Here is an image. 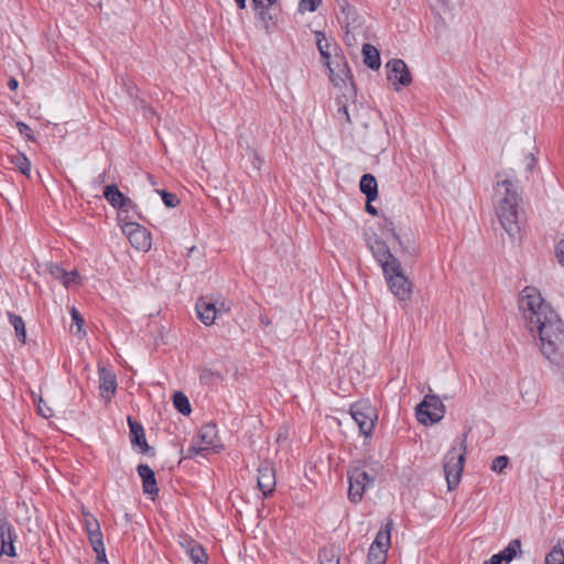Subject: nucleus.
I'll return each instance as SVG.
<instances>
[{
    "instance_id": "nucleus-41",
    "label": "nucleus",
    "mask_w": 564,
    "mask_h": 564,
    "mask_svg": "<svg viewBox=\"0 0 564 564\" xmlns=\"http://www.w3.org/2000/svg\"><path fill=\"white\" fill-rule=\"evenodd\" d=\"M382 229L384 231L390 232L391 236L400 242V245L402 243L398 232L394 229L393 223L390 219H384V224L382 226Z\"/></svg>"
},
{
    "instance_id": "nucleus-49",
    "label": "nucleus",
    "mask_w": 564,
    "mask_h": 564,
    "mask_svg": "<svg viewBox=\"0 0 564 564\" xmlns=\"http://www.w3.org/2000/svg\"><path fill=\"white\" fill-rule=\"evenodd\" d=\"M18 80L15 78H10L8 82V86L11 90H15L18 88Z\"/></svg>"
},
{
    "instance_id": "nucleus-43",
    "label": "nucleus",
    "mask_w": 564,
    "mask_h": 564,
    "mask_svg": "<svg viewBox=\"0 0 564 564\" xmlns=\"http://www.w3.org/2000/svg\"><path fill=\"white\" fill-rule=\"evenodd\" d=\"M17 127L21 134L25 135L28 139H33L32 129L26 123L18 122Z\"/></svg>"
},
{
    "instance_id": "nucleus-13",
    "label": "nucleus",
    "mask_w": 564,
    "mask_h": 564,
    "mask_svg": "<svg viewBox=\"0 0 564 564\" xmlns=\"http://www.w3.org/2000/svg\"><path fill=\"white\" fill-rule=\"evenodd\" d=\"M15 540L17 534L13 525L7 519H3L0 523V554L14 557L17 555L14 547Z\"/></svg>"
},
{
    "instance_id": "nucleus-10",
    "label": "nucleus",
    "mask_w": 564,
    "mask_h": 564,
    "mask_svg": "<svg viewBox=\"0 0 564 564\" xmlns=\"http://www.w3.org/2000/svg\"><path fill=\"white\" fill-rule=\"evenodd\" d=\"M219 440L215 424H205L200 427L197 437L193 441L189 453L199 454L204 451L219 447Z\"/></svg>"
},
{
    "instance_id": "nucleus-22",
    "label": "nucleus",
    "mask_w": 564,
    "mask_h": 564,
    "mask_svg": "<svg viewBox=\"0 0 564 564\" xmlns=\"http://www.w3.org/2000/svg\"><path fill=\"white\" fill-rule=\"evenodd\" d=\"M392 528L393 521L392 519H389L384 527L377 533L375 541L371 543V545L377 549L383 550L388 553Z\"/></svg>"
},
{
    "instance_id": "nucleus-38",
    "label": "nucleus",
    "mask_w": 564,
    "mask_h": 564,
    "mask_svg": "<svg viewBox=\"0 0 564 564\" xmlns=\"http://www.w3.org/2000/svg\"><path fill=\"white\" fill-rule=\"evenodd\" d=\"M509 458L505 455L498 456L492 460L491 469L498 474H501L508 466Z\"/></svg>"
},
{
    "instance_id": "nucleus-9",
    "label": "nucleus",
    "mask_w": 564,
    "mask_h": 564,
    "mask_svg": "<svg viewBox=\"0 0 564 564\" xmlns=\"http://www.w3.org/2000/svg\"><path fill=\"white\" fill-rule=\"evenodd\" d=\"M85 528L88 534V540L96 553L97 562H105L106 549L104 545L102 533L98 520L90 513H84Z\"/></svg>"
},
{
    "instance_id": "nucleus-23",
    "label": "nucleus",
    "mask_w": 564,
    "mask_h": 564,
    "mask_svg": "<svg viewBox=\"0 0 564 564\" xmlns=\"http://www.w3.org/2000/svg\"><path fill=\"white\" fill-rule=\"evenodd\" d=\"M361 193H364L369 202H373L378 196L377 180L371 174H364L359 184Z\"/></svg>"
},
{
    "instance_id": "nucleus-24",
    "label": "nucleus",
    "mask_w": 564,
    "mask_h": 564,
    "mask_svg": "<svg viewBox=\"0 0 564 564\" xmlns=\"http://www.w3.org/2000/svg\"><path fill=\"white\" fill-rule=\"evenodd\" d=\"M519 553H521V541L513 539L507 547L496 554V556L505 563H510Z\"/></svg>"
},
{
    "instance_id": "nucleus-16",
    "label": "nucleus",
    "mask_w": 564,
    "mask_h": 564,
    "mask_svg": "<svg viewBox=\"0 0 564 564\" xmlns=\"http://www.w3.org/2000/svg\"><path fill=\"white\" fill-rule=\"evenodd\" d=\"M100 395L109 401L117 391L116 375L104 366H98Z\"/></svg>"
},
{
    "instance_id": "nucleus-19",
    "label": "nucleus",
    "mask_w": 564,
    "mask_h": 564,
    "mask_svg": "<svg viewBox=\"0 0 564 564\" xmlns=\"http://www.w3.org/2000/svg\"><path fill=\"white\" fill-rule=\"evenodd\" d=\"M138 474L142 479V488L143 492L149 496H156L159 492V488L156 485V479L154 471L147 464H140L138 466Z\"/></svg>"
},
{
    "instance_id": "nucleus-2",
    "label": "nucleus",
    "mask_w": 564,
    "mask_h": 564,
    "mask_svg": "<svg viewBox=\"0 0 564 564\" xmlns=\"http://www.w3.org/2000/svg\"><path fill=\"white\" fill-rule=\"evenodd\" d=\"M517 183L518 181L512 171L510 174L505 172L497 174V183L495 185L497 215L501 226L510 237H514L520 229L518 225V204L520 198L517 192Z\"/></svg>"
},
{
    "instance_id": "nucleus-47",
    "label": "nucleus",
    "mask_w": 564,
    "mask_h": 564,
    "mask_svg": "<svg viewBox=\"0 0 564 564\" xmlns=\"http://www.w3.org/2000/svg\"><path fill=\"white\" fill-rule=\"evenodd\" d=\"M229 308V305L225 301L220 302L218 305L216 304L217 316L227 313Z\"/></svg>"
},
{
    "instance_id": "nucleus-37",
    "label": "nucleus",
    "mask_w": 564,
    "mask_h": 564,
    "mask_svg": "<svg viewBox=\"0 0 564 564\" xmlns=\"http://www.w3.org/2000/svg\"><path fill=\"white\" fill-rule=\"evenodd\" d=\"M322 0H301L299 2V12H314L318 8Z\"/></svg>"
},
{
    "instance_id": "nucleus-36",
    "label": "nucleus",
    "mask_w": 564,
    "mask_h": 564,
    "mask_svg": "<svg viewBox=\"0 0 564 564\" xmlns=\"http://www.w3.org/2000/svg\"><path fill=\"white\" fill-rule=\"evenodd\" d=\"M246 155L248 156L252 169L259 172L261 170L263 161L257 153V151L248 147Z\"/></svg>"
},
{
    "instance_id": "nucleus-51",
    "label": "nucleus",
    "mask_w": 564,
    "mask_h": 564,
    "mask_svg": "<svg viewBox=\"0 0 564 564\" xmlns=\"http://www.w3.org/2000/svg\"><path fill=\"white\" fill-rule=\"evenodd\" d=\"M260 18L261 20L265 21L267 19H271V15L268 14V12L265 11L267 9H260Z\"/></svg>"
},
{
    "instance_id": "nucleus-8",
    "label": "nucleus",
    "mask_w": 564,
    "mask_h": 564,
    "mask_svg": "<svg viewBox=\"0 0 564 564\" xmlns=\"http://www.w3.org/2000/svg\"><path fill=\"white\" fill-rule=\"evenodd\" d=\"M348 498L351 502L361 501L366 489L375 481V476L360 467H355L348 471Z\"/></svg>"
},
{
    "instance_id": "nucleus-53",
    "label": "nucleus",
    "mask_w": 564,
    "mask_h": 564,
    "mask_svg": "<svg viewBox=\"0 0 564 564\" xmlns=\"http://www.w3.org/2000/svg\"><path fill=\"white\" fill-rule=\"evenodd\" d=\"M237 2V6L240 8V9H245L246 8V2L247 0H235Z\"/></svg>"
},
{
    "instance_id": "nucleus-31",
    "label": "nucleus",
    "mask_w": 564,
    "mask_h": 564,
    "mask_svg": "<svg viewBox=\"0 0 564 564\" xmlns=\"http://www.w3.org/2000/svg\"><path fill=\"white\" fill-rule=\"evenodd\" d=\"M9 321L15 330V335H17L18 339L22 343H25V339H26L25 325H24L22 317L10 313Z\"/></svg>"
},
{
    "instance_id": "nucleus-5",
    "label": "nucleus",
    "mask_w": 564,
    "mask_h": 564,
    "mask_svg": "<svg viewBox=\"0 0 564 564\" xmlns=\"http://www.w3.org/2000/svg\"><path fill=\"white\" fill-rule=\"evenodd\" d=\"M339 8L340 10L337 13V20L345 30L346 43L350 45L351 42L356 40V35L362 33L365 21L360 15H358L356 9L346 0H341Z\"/></svg>"
},
{
    "instance_id": "nucleus-44",
    "label": "nucleus",
    "mask_w": 564,
    "mask_h": 564,
    "mask_svg": "<svg viewBox=\"0 0 564 564\" xmlns=\"http://www.w3.org/2000/svg\"><path fill=\"white\" fill-rule=\"evenodd\" d=\"M276 0H252L254 9H268L272 4H274Z\"/></svg>"
},
{
    "instance_id": "nucleus-1",
    "label": "nucleus",
    "mask_w": 564,
    "mask_h": 564,
    "mask_svg": "<svg viewBox=\"0 0 564 564\" xmlns=\"http://www.w3.org/2000/svg\"><path fill=\"white\" fill-rule=\"evenodd\" d=\"M518 304L527 327L539 336L540 351L564 380L563 321L534 286L522 290Z\"/></svg>"
},
{
    "instance_id": "nucleus-34",
    "label": "nucleus",
    "mask_w": 564,
    "mask_h": 564,
    "mask_svg": "<svg viewBox=\"0 0 564 564\" xmlns=\"http://www.w3.org/2000/svg\"><path fill=\"white\" fill-rule=\"evenodd\" d=\"M387 560V552L380 549H377L372 545L369 547V552L367 555V562L376 563V564H384Z\"/></svg>"
},
{
    "instance_id": "nucleus-12",
    "label": "nucleus",
    "mask_w": 564,
    "mask_h": 564,
    "mask_svg": "<svg viewBox=\"0 0 564 564\" xmlns=\"http://www.w3.org/2000/svg\"><path fill=\"white\" fill-rule=\"evenodd\" d=\"M258 488L262 491L263 496L271 495L276 485L275 469L269 462H263L258 467Z\"/></svg>"
},
{
    "instance_id": "nucleus-17",
    "label": "nucleus",
    "mask_w": 564,
    "mask_h": 564,
    "mask_svg": "<svg viewBox=\"0 0 564 564\" xmlns=\"http://www.w3.org/2000/svg\"><path fill=\"white\" fill-rule=\"evenodd\" d=\"M128 424H129V434H130V441L132 446H138L140 449V453L145 454L150 451V446L145 440L144 429L143 426L132 420V417H128Z\"/></svg>"
},
{
    "instance_id": "nucleus-3",
    "label": "nucleus",
    "mask_w": 564,
    "mask_h": 564,
    "mask_svg": "<svg viewBox=\"0 0 564 564\" xmlns=\"http://www.w3.org/2000/svg\"><path fill=\"white\" fill-rule=\"evenodd\" d=\"M466 440L467 434H464L459 448L453 447L444 458V473L448 490H454L460 481L467 451Z\"/></svg>"
},
{
    "instance_id": "nucleus-28",
    "label": "nucleus",
    "mask_w": 564,
    "mask_h": 564,
    "mask_svg": "<svg viewBox=\"0 0 564 564\" xmlns=\"http://www.w3.org/2000/svg\"><path fill=\"white\" fill-rule=\"evenodd\" d=\"M187 554L194 564H207L208 556L198 543H191L187 549Z\"/></svg>"
},
{
    "instance_id": "nucleus-26",
    "label": "nucleus",
    "mask_w": 564,
    "mask_h": 564,
    "mask_svg": "<svg viewBox=\"0 0 564 564\" xmlns=\"http://www.w3.org/2000/svg\"><path fill=\"white\" fill-rule=\"evenodd\" d=\"M316 44H317L318 51L322 55V58L324 61V64L327 66L328 70H333V68L330 66V62H329L330 44L328 43V40L326 39V36L323 32H316Z\"/></svg>"
},
{
    "instance_id": "nucleus-18",
    "label": "nucleus",
    "mask_w": 564,
    "mask_h": 564,
    "mask_svg": "<svg viewBox=\"0 0 564 564\" xmlns=\"http://www.w3.org/2000/svg\"><path fill=\"white\" fill-rule=\"evenodd\" d=\"M199 319L205 325L214 324L217 318L216 302L208 297H200L196 303Z\"/></svg>"
},
{
    "instance_id": "nucleus-46",
    "label": "nucleus",
    "mask_w": 564,
    "mask_h": 564,
    "mask_svg": "<svg viewBox=\"0 0 564 564\" xmlns=\"http://www.w3.org/2000/svg\"><path fill=\"white\" fill-rule=\"evenodd\" d=\"M556 258L558 262L564 267V240H562L556 248Z\"/></svg>"
},
{
    "instance_id": "nucleus-29",
    "label": "nucleus",
    "mask_w": 564,
    "mask_h": 564,
    "mask_svg": "<svg viewBox=\"0 0 564 564\" xmlns=\"http://www.w3.org/2000/svg\"><path fill=\"white\" fill-rule=\"evenodd\" d=\"M329 80L336 86L340 87L343 84L344 87L351 93L354 91V83L351 73H329Z\"/></svg>"
},
{
    "instance_id": "nucleus-39",
    "label": "nucleus",
    "mask_w": 564,
    "mask_h": 564,
    "mask_svg": "<svg viewBox=\"0 0 564 564\" xmlns=\"http://www.w3.org/2000/svg\"><path fill=\"white\" fill-rule=\"evenodd\" d=\"M386 70H409L408 65L400 58H392L387 62Z\"/></svg>"
},
{
    "instance_id": "nucleus-15",
    "label": "nucleus",
    "mask_w": 564,
    "mask_h": 564,
    "mask_svg": "<svg viewBox=\"0 0 564 564\" xmlns=\"http://www.w3.org/2000/svg\"><path fill=\"white\" fill-rule=\"evenodd\" d=\"M104 196L112 207L119 208L122 213L135 207V204L126 197L115 184L105 187Z\"/></svg>"
},
{
    "instance_id": "nucleus-40",
    "label": "nucleus",
    "mask_w": 564,
    "mask_h": 564,
    "mask_svg": "<svg viewBox=\"0 0 564 564\" xmlns=\"http://www.w3.org/2000/svg\"><path fill=\"white\" fill-rule=\"evenodd\" d=\"M337 118L340 121H344L346 123H350V117L348 113L347 106L344 104H340L337 109Z\"/></svg>"
},
{
    "instance_id": "nucleus-11",
    "label": "nucleus",
    "mask_w": 564,
    "mask_h": 564,
    "mask_svg": "<svg viewBox=\"0 0 564 564\" xmlns=\"http://www.w3.org/2000/svg\"><path fill=\"white\" fill-rule=\"evenodd\" d=\"M122 229L133 248L144 252L150 250L151 234L147 228L142 227L138 223L128 221Z\"/></svg>"
},
{
    "instance_id": "nucleus-6",
    "label": "nucleus",
    "mask_w": 564,
    "mask_h": 564,
    "mask_svg": "<svg viewBox=\"0 0 564 564\" xmlns=\"http://www.w3.org/2000/svg\"><path fill=\"white\" fill-rule=\"evenodd\" d=\"M350 414L365 436H370L378 420L376 409L369 400H359L351 404Z\"/></svg>"
},
{
    "instance_id": "nucleus-48",
    "label": "nucleus",
    "mask_w": 564,
    "mask_h": 564,
    "mask_svg": "<svg viewBox=\"0 0 564 564\" xmlns=\"http://www.w3.org/2000/svg\"><path fill=\"white\" fill-rule=\"evenodd\" d=\"M366 212L368 214H370V215H373V216L378 215L377 208L375 206H372L371 202H369L368 199H367V203H366Z\"/></svg>"
},
{
    "instance_id": "nucleus-52",
    "label": "nucleus",
    "mask_w": 564,
    "mask_h": 564,
    "mask_svg": "<svg viewBox=\"0 0 564 564\" xmlns=\"http://www.w3.org/2000/svg\"><path fill=\"white\" fill-rule=\"evenodd\" d=\"M260 322H261V325L264 326V327H267V326H269L271 324V321L267 316H261L260 317Z\"/></svg>"
},
{
    "instance_id": "nucleus-21",
    "label": "nucleus",
    "mask_w": 564,
    "mask_h": 564,
    "mask_svg": "<svg viewBox=\"0 0 564 564\" xmlns=\"http://www.w3.org/2000/svg\"><path fill=\"white\" fill-rule=\"evenodd\" d=\"M364 63L371 69L378 70L381 65L380 53L372 44H364L361 50Z\"/></svg>"
},
{
    "instance_id": "nucleus-32",
    "label": "nucleus",
    "mask_w": 564,
    "mask_h": 564,
    "mask_svg": "<svg viewBox=\"0 0 564 564\" xmlns=\"http://www.w3.org/2000/svg\"><path fill=\"white\" fill-rule=\"evenodd\" d=\"M173 404L182 414H189L192 409L187 397L182 392H175L173 395Z\"/></svg>"
},
{
    "instance_id": "nucleus-27",
    "label": "nucleus",
    "mask_w": 564,
    "mask_h": 564,
    "mask_svg": "<svg viewBox=\"0 0 564 564\" xmlns=\"http://www.w3.org/2000/svg\"><path fill=\"white\" fill-rule=\"evenodd\" d=\"M387 80L395 90L412 83V73H388Z\"/></svg>"
},
{
    "instance_id": "nucleus-25",
    "label": "nucleus",
    "mask_w": 564,
    "mask_h": 564,
    "mask_svg": "<svg viewBox=\"0 0 564 564\" xmlns=\"http://www.w3.org/2000/svg\"><path fill=\"white\" fill-rule=\"evenodd\" d=\"M340 550L336 545L326 546L319 552V564H339Z\"/></svg>"
},
{
    "instance_id": "nucleus-7",
    "label": "nucleus",
    "mask_w": 564,
    "mask_h": 564,
    "mask_svg": "<svg viewBox=\"0 0 564 564\" xmlns=\"http://www.w3.org/2000/svg\"><path fill=\"white\" fill-rule=\"evenodd\" d=\"M445 414V406L435 394H426L423 401L416 406V419L420 423L427 425L440 422Z\"/></svg>"
},
{
    "instance_id": "nucleus-33",
    "label": "nucleus",
    "mask_w": 564,
    "mask_h": 564,
    "mask_svg": "<svg viewBox=\"0 0 564 564\" xmlns=\"http://www.w3.org/2000/svg\"><path fill=\"white\" fill-rule=\"evenodd\" d=\"M545 564H564V549L560 542L546 555Z\"/></svg>"
},
{
    "instance_id": "nucleus-42",
    "label": "nucleus",
    "mask_w": 564,
    "mask_h": 564,
    "mask_svg": "<svg viewBox=\"0 0 564 564\" xmlns=\"http://www.w3.org/2000/svg\"><path fill=\"white\" fill-rule=\"evenodd\" d=\"M43 400L40 398V402L37 404V412L43 417H51L53 415V410L48 408L46 404L42 405Z\"/></svg>"
},
{
    "instance_id": "nucleus-45",
    "label": "nucleus",
    "mask_w": 564,
    "mask_h": 564,
    "mask_svg": "<svg viewBox=\"0 0 564 564\" xmlns=\"http://www.w3.org/2000/svg\"><path fill=\"white\" fill-rule=\"evenodd\" d=\"M70 315H72L73 322L77 325L78 330H80V328L84 324V319L80 316L79 312L75 307H73L70 311Z\"/></svg>"
},
{
    "instance_id": "nucleus-30",
    "label": "nucleus",
    "mask_w": 564,
    "mask_h": 564,
    "mask_svg": "<svg viewBox=\"0 0 564 564\" xmlns=\"http://www.w3.org/2000/svg\"><path fill=\"white\" fill-rule=\"evenodd\" d=\"M10 162L17 167L23 175L29 176L31 171V163L29 159L20 152L10 155Z\"/></svg>"
},
{
    "instance_id": "nucleus-54",
    "label": "nucleus",
    "mask_w": 564,
    "mask_h": 564,
    "mask_svg": "<svg viewBox=\"0 0 564 564\" xmlns=\"http://www.w3.org/2000/svg\"><path fill=\"white\" fill-rule=\"evenodd\" d=\"M106 180V174L105 173H101L98 175V177L96 178V182H98L99 184L100 183H104Z\"/></svg>"
},
{
    "instance_id": "nucleus-4",
    "label": "nucleus",
    "mask_w": 564,
    "mask_h": 564,
    "mask_svg": "<svg viewBox=\"0 0 564 564\" xmlns=\"http://www.w3.org/2000/svg\"><path fill=\"white\" fill-rule=\"evenodd\" d=\"M382 272L391 293L401 302L409 301L412 294V284L403 273L401 263H394Z\"/></svg>"
},
{
    "instance_id": "nucleus-50",
    "label": "nucleus",
    "mask_w": 564,
    "mask_h": 564,
    "mask_svg": "<svg viewBox=\"0 0 564 564\" xmlns=\"http://www.w3.org/2000/svg\"><path fill=\"white\" fill-rule=\"evenodd\" d=\"M502 562L495 555H492L488 561H485L484 564H501Z\"/></svg>"
},
{
    "instance_id": "nucleus-35",
    "label": "nucleus",
    "mask_w": 564,
    "mask_h": 564,
    "mask_svg": "<svg viewBox=\"0 0 564 564\" xmlns=\"http://www.w3.org/2000/svg\"><path fill=\"white\" fill-rule=\"evenodd\" d=\"M158 193L161 195L162 200L166 207H176L180 204L178 197L165 189H160Z\"/></svg>"
},
{
    "instance_id": "nucleus-14",
    "label": "nucleus",
    "mask_w": 564,
    "mask_h": 564,
    "mask_svg": "<svg viewBox=\"0 0 564 564\" xmlns=\"http://www.w3.org/2000/svg\"><path fill=\"white\" fill-rule=\"evenodd\" d=\"M372 256L380 264L382 271L399 263L400 261L391 253L387 243L381 239H376L370 246Z\"/></svg>"
},
{
    "instance_id": "nucleus-20",
    "label": "nucleus",
    "mask_w": 564,
    "mask_h": 564,
    "mask_svg": "<svg viewBox=\"0 0 564 564\" xmlns=\"http://www.w3.org/2000/svg\"><path fill=\"white\" fill-rule=\"evenodd\" d=\"M50 273L56 279L59 280L63 285L68 288L72 284L79 282V274L76 270L66 271L58 264H53L50 268Z\"/></svg>"
}]
</instances>
